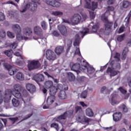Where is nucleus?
<instances>
[{
	"label": "nucleus",
	"mask_w": 131,
	"mask_h": 131,
	"mask_svg": "<svg viewBox=\"0 0 131 131\" xmlns=\"http://www.w3.org/2000/svg\"><path fill=\"white\" fill-rule=\"evenodd\" d=\"M21 93H23V95H25L23 97V101L25 104L29 103L30 100H31V98L27 95V91L24 90V88L19 84L14 85L13 86V92L11 91L12 95L15 98H17V99H21V98H22Z\"/></svg>",
	"instance_id": "f257e3e1"
},
{
	"label": "nucleus",
	"mask_w": 131,
	"mask_h": 131,
	"mask_svg": "<svg viewBox=\"0 0 131 131\" xmlns=\"http://www.w3.org/2000/svg\"><path fill=\"white\" fill-rule=\"evenodd\" d=\"M107 13H108V11H106L104 14L102 15L101 20L105 23L103 34H105V35H109V34L112 32V26H113V23L108 20V18L105 16Z\"/></svg>",
	"instance_id": "f03ea898"
},
{
	"label": "nucleus",
	"mask_w": 131,
	"mask_h": 131,
	"mask_svg": "<svg viewBox=\"0 0 131 131\" xmlns=\"http://www.w3.org/2000/svg\"><path fill=\"white\" fill-rule=\"evenodd\" d=\"M111 68H108L106 70L107 73L110 74V76H115V75H117L118 73V71L115 70H119L120 69V64L118 61L116 60H113L111 62Z\"/></svg>",
	"instance_id": "7ed1b4c3"
},
{
	"label": "nucleus",
	"mask_w": 131,
	"mask_h": 131,
	"mask_svg": "<svg viewBox=\"0 0 131 131\" xmlns=\"http://www.w3.org/2000/svg\"><path fill=\"white\" fill-rule=\"evenodd\" d=\"M40 0H32V2L28 4L26 6H21V9L20 11L21 13H24L26 11V10H30V11H35L37 9V5H40L39 2Z\"/></svg>",
	"instance_id": "20e7f679"
},
{
	"label": "nucleus",
	"mask_w": 131,
	"mask_h": 131,
	"mask_svg": "<svg viewBox=\"0 0 131 131\" xmlns=\"http://www.w3.org/2000/svg\"><path fill=\"white\" fill-rule=\"evenodd\" d=\"M86 18H88V16L85 14L80 15L79 14L76 13L70 18L71 25H77L80 22H83V21L86 20Z\"/></svg>",
	"instance_id": "39448f33"
},
{
	"label": "nucleus",
	"mask_w": 131,
	"mask_h": 131,
	"mask_svg": "<svg viewBox=\"0 0 131 131\" xmlns=\"http://www.w3.org/2000/svg\"><path fill=\"white\" fill-rule=\"evenodd\" d=\"M11 97H12V90L9 89L6 90L4 93L3 92H1L0 104L3 103V101H4V100H5V101L10 100Z\"/></svg>",
	"instance_id": "423d86ee"
},
{
	"label": "nucleus",
	"mask_w": 131,
	"mask_h": 131,
	"mask_svg": "<svg viewBox=\"0 0 131 131\" xmlns=\"http://www.w3.org/2000/svg\"><path fill=\"white\" fill-rule=\"evenodd\" d=\"M58 90H60V92L58 93L59 99L60 100H64V99H66V98H67V95H66V92H65L64 91H67L68 90V86L63 88L62 84H59L58 85Z\"/></svg>",
	"instance_id": "0eeeda50"
},
{
	"label": "nucleus",
	"mask_w": 131,
	"mask_h": 131,
	"mask_svg": "<svg viewBox=\"0 0 131 131\" xmlns=\"http://www.w3.org/2000/svg\"><path fill=\"white\" fill-rule=\"evenodd\" d=\"M13 28L14 29L16 33V38L18 39H24V40H27L28 39V37H25V36H21V27L19 25L16 24L13 26Z\"/></svg>",
	"instance_id": "6e6552de"
},
{
	"label": "nucleus",
	"mask_w": 131,
	"mask_h": 131,
	"mask_svg": "<svg viewBox=\"0 0 131 131\" xmlns=\"http://www.w3.org/2000/svg\"><path fill=\"white\" fill-rule=\"evenodd\" d=\"M39 67H40V64L38 60H29L28 62V69L29 71H31V70L36 69Z\"/></svg>",
	"instance_id": "1a4fd4ad"
},
{
	"label": "nucleus",
	"mask_w": 131,
	"mask_h": 131,
	"mask_svg": "<svg viewBox=\"0 0 131 131\" xmlns=\"http://www.w3.org/2000/svg\"><path fill=\"white\" fill-rule=\"evenodd\" d=\"M46 58L49 61H54L57 59V55L55 52L51 50H48L46 53Z\"/></svg>",
	"instance_id": "9d476101"
},
{
	"label": "nucleus",
	"mask_w": 131,
	"mask_h": 131,
	"mask_svg": "<svg viewBox=\"0 0 131 131\" xmlns=\"http://www.w3.org/2000/svg\"><path fill=\"white\" fill-rule=\"evenodd\" d=\"M55 102V96H50L47 98V101L44 102L43 104V109H48L49 106H51Z\"/></svg>",
	"instance_id": "9b49d317"
},
{
	"label": "nucleus",
	"mask_w": 131,
	"mask_h": 131,
	"mask_svg": "<svg viewBox=\"0 0 131 131\" xmlns=\"http://www.w3.org/2000/svg\"><path fill=\"white\" fill-rule=\"evenodd\" d=\"M4 66L5 69L8 70L10 75H14L15 73H17V71H18L17 69L14 67H12L9 63H4Z\"/></svg>",
	"instance_id": "f8f14e48"
},
{
	"label": "nucleus",
	"mask_w": 131,
	"mask_h": 131,
	"mask_svg": "<svg viewBox=\"0 0 131 131\" xmlns=\"http://www.w3.org/2000/svg\"><path fill=\"white\" fill-rule=\"evenodd\" d=\"M71 70H72L73 71H75L77 74H79V73H80V71H82L83 70H84L83 66H82V67H81L80 64H79V63H75L71 67ZM79 70L80 71H79Z\"/></svg>",
	"instance_id": "ddd939ff"
},
{
	"label": "nucleus",
	"mask_w": 131,
	"mask_h": 131,
	"mask_svg": "<svg viewBox=\"0 0 131 131\" xmlns=\"http://www.w3.org/2000/svg\"><path fill=\"white\" fill-rule=\"evenodd\" d=\"M85 8L86 9H89L90 10H92V11H95V9L98 8V3L93 2L92 5L86 1V4L85 5Z\"/></svg>",
	"instance_id": "4468645a"
},
{
	"label": "nucleus",
	"mask_w": 131,
	"mask_h": 131,
	"mask_svg": "<svg viewBox=\"0 0 131 131\" xmlns=\"http://www.w3.org/2000/svg\"><path fill=\"white\" fill-rule=\"evenodd\" d=\"M73 115V110L68 111L65 112L63 115H61L58 117V119H66L67 117H71Z\"/></svg>",
	"instance_id": "2eb2a0df"
},
{
	"label": "nucleus",
	"mask_w": 131,
	"mask_h": 131,
	"mask_svg": "<svg viewBox=\"0 0 131 131\" xmlns=\"http://www.w3.org/2000/svg\"><path fill=\"white\" fill-rule=\"evenodd\" d=\"M83 69H84L82 71H84V70H86L89 74H92L95 72V69L94 68L90 66L89 63L85 62V65L83 66Z\"/></svg>",
	"instance_id": "dca6fc26"
},
{
	"label": "nucleus",
	"mask_w": 131,
	"mask_h": 131,
	"mask_svg": "<svg viewBox=\"0 0 131 131\" xmlns=\"http://www.w3.org/2000/svg\"><path fill=\"white\" fill-rule=\"evenodd\" d=\"M120 101H118V99L117 98V94L113 93L112 95V99L111 101V105H112V106H114L115 105H118Z\"/></svg>",
	"instance_id": "f3484780"
},
{
	"label": "nucleus",
	"mask_w": 131,
	"mask_h": 131,
	"mask_svg": "<svg viewBox=\"0 0 131 131\" xmlns=\"http://www.w3.org/2000/svg\"><path fill=\"white\" fill-rule=\"evenodd\" d=\"M58 29L60 31L62 35L66 36L67 35V29L66 27L63 25H60L58 26Z\"/></svg>",
	"instance_id": "a211bd4d"
},
{
	"label": "nucleus",
	"mask_w": 131,
	"mask_h": 131,
	"mask_svg": "<svg viewBox=\"0 0 131 131\" xmlns=\"http://www.w3.org/2000/svg\"><path fill=\"white\" fill-rule=\"evenodd\" d=\"M26 88L31 94H33V93H35L36 91V88H35V86L32 84L27 83L26 85Z\"/></svg>",
	"instance_id": "6ab92c4d"
},
{
	"label": "nucleus",
	"mask_w": 131,
	"mask_h": 131,
	"mask_svg": "<svg viewBox=\"0 0 131 131\" xmlns=\"http://www.w3.org/2000/svg\"><path fill=\"white\" fill-rule=\"evenodd\" d=\"M33 79L36 82L38 83V82L45 80V76L42 74H38L34 76Z\"/></svg>",
	"instance_id": "aec40b11"
},
{
	"label": "nucleus",
	"mask_w": 131,
	"mask_h": 131,
	"mask_svg": "<svg viewBox=\"0 0 131 131\" xmlns=\"http://www.w3.org/2000/svg\"><path fill=\"white\" fill-rule=\"evenodd\" d=\"M77 119L79 122H81V123H83L84 122L89 123L90 122V119L84 116H80L77 117Z\"/></svg>",
	"instance_id": "412c9836"
},
{
	"label": "nucleus",
	"mask_w": 131,
	"mask_h": 131,
	"mask_svg": "<svg viewBox=\"0 0 131 131\" xmlns=\"http://www.w3.org/2000/svg\"><path fill=\"white\" fill-rule=\"evenodd\" d=\"M34 32L36 35H38V36H42V29L38 26H35L34 28Z\"/></svg>",
	"instance_id": "4be33fe9"
},
{
	"label": "nucleus",
	"mask_w": 131,
	"mask_h": 131,
	"mask_svg": "<svg viewBox=\"0 0 131 131\" xmlns=\"http://www.w3.org/2000/svg\"><path fill=\"white\" fill-rule=\"evenodd\" d=\"M122 116V115L121 112L115 113L113 115L114 121H115L116 122H117V121H119V120L121 119Z\"/></svg>",
	"instance_id": "5701e85b"
},
{
	"label": "nucleus",
	"mask_w": 131,
	"mask_h": 131,
	"mask_svg": "<svg viewBox=\"0 0 131 131\" xmlns=\"http://www.w3.org/2000/svg\"><path fill=\"white\" fill-rule=\"evenodd\" d=\"M23 32L25 35L29 36V35L32 34V29L29 27L24 28L23 30Z\"/></svg>",
	"instance_id": "b1692460"
},
{
	"label": "nucleus",
	"mask_w": 131,
	"mask_h": 131,
	"mask_svg": "<svg viewBox=\"0 0 131 131\" xmlns=\"http://www.w3.org/2000/svg\"><path fill=\"white\" fill-rule=\"evenodd\" d=\"M64 51V47L63 46H58L55 49V52L57 56H60Z\"/></svg>",
	"instance_id": "393cba45"
},
{
	"label": "nucleus",
	"mask_w": 131,
	"mask_h": 131,
	"mask_svg": "<svg viewBox=\"0 0 131 131\" xmlns=\"http://www.w3.org/2000/svg\"><path fill=\"white\" fill-rule=\"evenodd\" d=\"M58 90H59V89H58V86L57 88L55 86L52 87L50 89L49 95H50V96H54L55 97V95H56V93H57V91H58Z\"/></svg>",
	"instance_id": "a878e982"
},
{
	"label": "nucleus",
	"mask_w": 131,
	"mask_h": 131,
	"mask_svg": "<svg viewBox=\"0 0 131 131\" xmlns=\"http://www.w3.org/2000/svg\"><path fill=\"white\" fill-rule=\"evenodd\" d=\"M53 81H47L44 83V88L46 89H51V88H53Z\"/></svg>",
	"instance_id": "bb28decb"
},
{
	"label": "nucleus",
	"mask_w": 131,
	"mask_h": 131,
	"mask_svg": "<svg viewBox=\"0 0 131 131\" xmlns=\"http://www.w3.org/2000/svg\"><path fill=\"white\" fill-rule=\"evenodd\" d=\"M16 78L18 80H24V75L21 72H18L16 75Z\"/></svg>",
	"instance_id": "cd10ccee"
},
{
	"label": "nucleus",
	"mask_w": 131,
	"mask_h": 131,
	"mask_svg": "<svg viewBox=\"0 0 131 131\" xmlns=\"http://www.w3.org/2000/svg\"><path fill=\"white\" fill-rule=\"evenodd\" d=\"M12 104L14 107H18L20 105V101L16 98H13L12 100Z\"/></svg>",
	"instance_id": "c85d7f7f"
},
{
	"label": "nucleus",
	"mask_w": 131,
	"mask_h": 131,
	"mask_svg": "<svg viewBox=\"0 0 131 131\" xmlns=\"http://www.w3.org/2000/svg\"><path fill=\"white\" fill-rule=\"evenodd\" d=\"M128 52V48L126 47L123 51L121 59L122 60H124L126 58V55H127V52Z\"/></svg>",
	"instance_id": "c756f323"
},
{
	"label": "nucleus",
	"mask_w": 131,
	"mask_h": 131,
	"mask_svg": "<svg viewBox=\"0 0 131 131\" xmlns=\"http://www.w3.org/2000/svg\"><path fill=\"white\" fill-rule=\"evenodd\" d=\"M86 114L87 116H89L90 117H92L94 116V112H93V110L91 109V108H88L85 110Z\"/></svg>",
	"instance_id": "7c9ffc66"
},
{
	"label": "nucleus",
	"mask_w": 131,
	"mask_h": 131,
	"mask_svg": "<svg viewBox=\"0 0 131 131\" xmlns=\"http://www.w3.org/2000/svg\"><path fill=\"white\" fill-rule=\"evenodd\" d=\"M68 79L70 81H73L75 79V76L71 72H69L67 73Z\"/></svg>",
	"instance_id": "2f4dec72"
},
{
	"label": "nucleus",
	"mask_w": 131,
	"mask_h": 131,
	"mask_svg": "<svg viewBox=\"0 0 131 131\" xmlns=\"http://www.w3.org/2000/svg\"><path fill=\"white\" fill-rule=\"evenodd\" d=\"M79 39V35L78 34H76L75 36V40L74 42V46L75 47L76 46H79V43H80Z\"/></svg>",
	"instance_id": "473e14b6"
},
{
	"label": "nucleus",
	"mask_w": 131,
	"mask_h": 131,
	"mask_svg": "<svg viewBox=\"0 0 131 131\" xmlns=\"http://www.w3.org/2000/svg\"><path fill=\"white\" fill-rule=\"evenodd\" d=\"M131 3L127 1H124L122 3L123 7H124L125 9H126V8H128V7H129Z\"/></svg>",
	"instance_id": "72a5a7b5"
},
{
	"label": "nucleus",
	"mask_w": 131,
	"mask_h": 131,
	"mask_svg": "<svg viewBox=\"0 0 131 131\" xmlns=\"http://www.w3.org/2000/svg\"><path fill=\"white\" fill-rule=\"evenodd\" d=\"M44 74H45V75H46V76H47L48 77H51V78H52L54 82H55L56 83H58V82H59V80L57 79H55L53 77L51 76L49 73L45 72Z\"/></svg>",
	"instance_id": "f704fd0d"
},
{
	"label": "nucleus",
	"mask_w": 131,
	"mask_h": 131,
	"mask_svg": "<svg viewBox=\"0 0 131 131\" xmlns=\"http://www.w3.org/2000/svg\"><path fill=\"white\" fill-rule=\"evenodd\" d=\"M41 26L43 30H47V28H48V24H47V23L45 20L41 22Z\"/></svg>",
	"instance_id": "c9c22d12"
},
{
	"label": "nucleus",
	"mask_w": 131,
	"mask_h": 131,
	"mask_svg": "<svg viewBox=\"0 0 131 131\" xmlns=\"http://www.w3.org/2000/svg\"><path fill=\"white\" fill-rule=\"evenodd\" d=\"M75 111L76 113H78L79 114L80 113H82V108L81 107L77 106L75 107Z\"/></svg>",
	"instance_id": "e433bc0d"
},
{
	"label": "nucleus",
	"mask_w": 131,
	"mask_h": 131,
	"mask_svg": "<svg viewBox=\"0 0 131 131\" xmlns=\"http://www.w3.org/2000/svg\"><path fill=\"white\" fill-rule=\"evenodd\" d=\"M52 14L54 16H62L63 15V12L60 11H53Z\"/></svg>",
	"instance_id": "4c0bfd02"
},
{
	"label": "nucleus",
	"mask_w": 131,
	"mask_h": 131,
	"mask_svg": "<svg viewBox=\"0 0 131 131\" xmlns=\"http://www.w3.org/2000/svg\"><path fill=\"white\" fill-rule=\"evenodd\" d=\"M60 6H61V3L56 0H54L53 4L52 5V7H55L56 8H58V7H60Z\"/></svg>",
	"instance_id": "58836bf2"
},
{
	"label": "nucleus",
	"mask_w": 131,
	"mask_h": 131,
	"mask_svg": "<svg viewBox=\"0 0 131 131\" xmlns=\"http://www.w3.org/2000/svg\"><path fill=\"white\" fill-rule=\"evenodd\" d=\"M89 29L88 28H85L83 31L80 32L81 34H82V38H83V36L85 35L86 33H88Z\"/></svg>",
	"instance_id": "ea45409f"
},
{
	"label": "nucleus",
	"mask_w": 131,
	"mask_h": 131,
	"mask_svg": "<svg viewBox=\"0 0 131 131\" xmlns=\"http://www.w3.org/2000/svg\"><path fill=\"white\" fill-rule=\"evenodd\" d=\"M124 36H125V35L122 34L121 35H119L117 37V41H122L124 39Z\"/></svg>",
	"instance_id": "a19ab883"
},
{
	"label": "nucleus",
	"mask_w": 131,
	"mask_h": 131,
	"mask_svg": "<svg viewBox=\"0 0 131 131\" xmlns=\"http://www.w3.org/2000/svg\"><path fill=\"white\" fill-rule=\"evenodd\" d=\"M4 54L6 55L8 57H12V51L7 50L4 52Z\"/></svg>",
	"instance_id": "79ce46f5"
},
{
	"label": "nucleus",
	"mask_w": 131,
	"mask_h": 131,
	"mask_svg": "<svg viewBox=\"0 0 131 131\" xmlns=\"http://www.w3.org/2000/svg\"><path fill=\"white\" fill-rule=\"evenodd\" d=\"M99 29V25H95L92 27V31L93 32H97V30Z\"/></svg>",
	"instance_id": "37998d69"
},
{
	"label": "nucleus",
	"mask_w": 131,
	"mask_h": 131,
	"mask_svg": "<svg viewBox=\"0 0 131 131\" xmlns=\"http://www.w3.org/2000/svg\"><path fill=\"white\" fill-rule=\"evenodd\" d=\"M87 95H88V92L85 91L82 92L80 97L82 99H85V98H86Z\"/></svg>",
	"instance_id": "c03bdc74"
},
{
	"label": "nucleus",
	"mask_w": 131,
	"mask_h": 131,
	"mask_svg": "<svg viewBox=\"0 0 131 131\" xmlns=\"http://www.w3.org/2000/svg\"><path fill=\"white\" fill-rule=\"evenodd\" d=\"M51 127H54V128H55L56 129V130H58V129H59L58 128V127H59V125L56 123H53L51 124Z\"/></svg>",
	"instance_id": "a18cd8bd"
},
{
	"label": "nucleus",
	"mask_w": 131,
	"mask_h": 131,
	"mask_svg": "<svg viewBox=\"0 0 131 131\" xmlns=\"http://www.w3.org/2000/svg\"><path fill=\"white\" fill-rule=\"evenodd\" d=\"M0 36H1V37H2V38H4V37H6V32L3 30H1L0 31Z\"/></svg>",
	"instance_id": "49530a36"
},
{
	"label": "nucleus",
	"mask_w": 131,
	"mask_h": 131,
	"mask_svg": "<svg viewBox=\"0 0 131 131\" xmlns=\"http://www.w3.org/2000/svg\"><path fill=\"white\" fill-rule=\"evenodd\" d=\"M54 0H46V3L47 5L53 6Z\"/></svg>",
	"instance_id": "de8ad7c7"
},
{
	"label": "nucleus",
	"mask_w": 131,
	"mask_h": 131,
	"mask_svg": "<svg viewBox=\"0 0 131 131\" xmlns=\"http://www.w3.org/2000/svg\"><path fill=\"white\" fill-rule=\"evenodd\" d=\"M72 46V41H70L69 42V43L68 44V48L67 49V52H68L69 51H70V48H71Z\"/></svg>",
	"instance_id": "09e8293b"
},
{
	"label": "nucleus",
	"mask_w": 131,
	"mask_h": 131,
	"mask_svg": "<svg viewBox=\"0 0 131 131\" xmlns=\"http://www.w3.org/2000/svg\"><path fill=\"white\" fill-rule=\"evenodd\" d=\"M121 108L123 110V112H125V113H126V112H127V107H126V106H125V105L123 104L121 106Z\"/></svg>",
	"instance_id": "8fccbe9b"
},
{
	"label": "nucleus",
	"mask_w": 131,
	"mask_h": 131,
	"mask_svg": "<svg viewBox=\"0 0 131 131\" xmlns=\"http://www.w3.org/2000/svg\"><path fill=\"white\" fill-rule=\"evenodd\" d=\"M114 58L117 59V61L119 62V61H120V54L119 53H116Z\"/></svg>",
	"instance_id": "3c124183"
},
{
	"label": "nucleus",
	"mask_w": 131,
	"mask_h": 131,
	"mask_svg": "<svg viewBox=\"0 0 131 131\" xmlns=\"http://www.w3.org/2000/svg\"><path fill=\"white\" fill-rule=\"evenodd\" d=\"M7 36H8V37H10V38H14L15 37V36H14L13 33L10 32H7Z\"/></svg>",
	"instance_id": "603ef678"
},
{
	"label": "nucleus",
	"mask_w": 131,
	"mask_h": 131,
	"mask_svg": "<svg viewBox=\"0 0 131 131\" xmlns=\"http://www.w3.org/2000/svg\"><path fill=\"white\" fill-rule=\"evenodd\" d=\"M75 55H78V56H81L80 53V50L79 48H77L75 52Z\"/></svg>",
	"instance_id": "864d4df0"
},
{
	"label": "nucleus",
	"mask_w": 131,
	"mask_h": 131,
	"mask_svg": "<svg viewBox=\"0 0 131 131\" xmlns=\"http://www.w3.org/2000/svg\"><path fill=\"white\" fill-rule=\"evenodd\" d=\"M90 18L91 19H94L95 18V17H96V13L94 12H90Z\"/></svg>",
	"instance_id": "5fc2aeb1"
},
{
	"label": "nucleus",
	"mask_w": 131,
	"mask_h": 131,
	"mask_svg": "<svg viewBox=\"0 0 131 131\" xmlns=\"http://www.w3.org/2000/svg\"><path fill=\"white\" fill-rule=\"evenodd\" d=\"M130 17H131V12L130 11V12L128 14L127 16L125 18V20H126L127 24H128V23L129 22V19L130 18Z\"/></svg>",
	"instance_id": "6e6d98bb"
},
{
	"label": "nucleus",
	"mask_w": 131,
	"mask_h": 131,
	"mask_svg": "<svg viewBox=\"0 0 131 131\" xmlns=\"http://www.w3.org/2000/svg\"><path fill=\"white\" fill-rule=\"evenodd\" d=\"M9 120L12 122V123H15L16 121L18 120V117H16L15 118H9Z\"/></svg>",
	"instance_id": "4d7b16f0"
},
{
	"label": "nucleus",
	"mask_w": 131,
	"mask_h": 131,
	"mask_svg": "<svg viewBox=\"0 0 131 131\" xmlns=\"http://www.w3.org/2000/svg\"><path fill=\"white\" fill-rule=\"evenodd\" d=\"M14 56H16V57H20V59H21V60H23V58H22V56H21V54H20V53L18 51L15 52L14 53Z\"/></svg>",
	"instance_id": "13d9d810"
},
{
	"label": "nucleus",
	"mask_w": 131,
	"mask_h": 131,
	"mask_svg": "<svg viewBox=\"0 0 131 131\" xmlns=\"http://www.w3.org/2000/svg\"><path fill=\"white\" fill-rule=\"evenodd\" d=\"M5 20V15L2 12H0V21Z\"/></svg>",
	"instance_id": "bf43d9fd"
},
{
	"label": "nucleus",
	"mask_w": 131,
	"mask_h": 131,
	"mask_svg": "<svg viewBox=\"0 0 131 131\" xmlns=\"http://www.w3.org/2000/svg\"><path fill=\"white\" fill-rule=\"evenodd\" d=\"M120 92H121V93H122V94H126V90L123 89L122 87L120 88L119 89Z\"/></svg>",
	"instance_id": "052dcab7"
},
{
	"label": "nucleus",
	"mask_w": 131,
	"mask_h": 131,
	"mask_svg": "<svg viewBox=\"0 0 131 131\" xmlns=\"http://www.w3.org/2000/svg\"><path fill=\"white\" fill-rule=\"evenodd\" d=\"M33 115V114L32 113L28 115L23 119V120H26L27 119H28V118H30V117H31V116Z\"/></svg>",
	"instance_id": "680f3d73"
},
{
	"label": "nucleus",
	"mask_w": 131,
	"mask_h": 131,
	"mask_svg": "<svg viewBox=\"0 0 131 131\" xmlns=\"http://www.w3.org/2000/svg\"><path fill=\"white\" fill-rule=\"evenodd\" d=\"M16 47H17L16 43H13L10 45V48H12V49H13V50H15V49H16Z\"/></svg>",
	"instance_id": "e2e57ef3"
},
{
	"label": "nucleus",
	"mask_w": 131,
	"mask_h": 131,
	"mask_svg": "<svg viewBox=\"0 0 131 131\" xmlns=\"http://www.w3.org/2000/svg\"><path fill=\"white\" fill-rule=\"evenodd\" d=\"M115 3V0H108L107 1V5H112V4H114Z\"/></svg>",
	"instance_id": "0e129e2a"
},
{
	"label": "nucleus",
	"mask_w": 131,
	"mask_h": 131,
	"mask_svg": "<svg viewBox=\"0 0 131 131\" xmlns=\"http://www.w3.org/2000/svg\"><path fill=\"white\" fill-rule=\"evenodd\" d=\"M124 30V27H121V28H120L119 30L118 33H122Z\"/></svg>",
	"instance_id": "69168bd1"
},
{
	"label": "nucleus",
	"mask_w": 131,
	"mask_h": 131,
	"mask_svg": "<svg viewBox=\"0 0 131 131\" xmlns=\"http://www.w3.org/2000/svg\"><path fill=\"white\" fill-rule=\"evenodd\" d=\"M52 34H53V35H54V36H56V37L59 36V33H58V32L55 31H54L53 32Z\"/></svg>",
	"instance_id": "338daca9"
},
{
	"label": "nucleus",
	"mask_w": 131,
	"mask_h": 131,
	"mask_svg": "<svg viewBox=\"0 0 131 131\" xmlns=\"http://www.w3.org/2000/svg\"><path fill=\"white\" fill-rule=\"evenodd\" d=\"M110 91L111 90H109V89L106 88L103 94H109L110 93Z\"/></svg>",
	"instance_id": "774afa93"
}]
</instances>
